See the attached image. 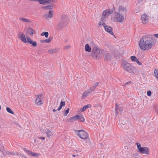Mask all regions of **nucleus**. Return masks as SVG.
<instances>
[{
  "instance_id": "f257e3e1",
  "label": "nucleus",
  "mask_w": 158,
  "mask_h": 158,
  "mask_svg": "<svg viewBox=\"0 0 158 158\" xmlns=\"http://www.w3.org/2000/svg\"><path fill=\"white\" fill-rule=\"evenodd\" d=\"M156 42V39L152 35L143 37L140 40L139 46L141 49L145 51L150 49Z\"/></svg>"
},
{
  "instance_id": "f03ea898",
  "label": "nucleus",
  "mask_w": 158,
  "mask_h": 158,
  "mask_svg": "<svg viewBox=\"0 0 158 158\" xmlns=\"http://www.w3.org/2000/svg\"><path fill=\"white\" fill-rule=\"evenodd\" d=\"M121 65L125 70L131 74H135L138 73V70L137 69L132 66L130 63L125 60L122 61Z\"/></svg>"
},
{
  "instance_id": "7ed1b4c3",
  "label": "nucleus",
  "mask_w": 158,
  "mask_h": 158,
  "mask_svg": "<svg viewBox=\"0 0 158 158\" xmlns=\"http://www.w3.org/2000/svg\"><path fill=\"white\" fill-rule=\"evenodd\" d=\"M104 50L103 49H99L97 47H94L92 50V57L96 59H100L103 54Z\"/></svg>"
},
{
  "instance_id": "20e7f679",
  "label": "nucleus",
  "mask_w": 158,
  "mask_h": 158,
  "mask_svg": "<svg viewBox=\"0 0 158 158\" xmlns=\"http://www.w3.org/2000/svg\"><path fill=\"white\" fill-rule=\"evenodd\" d=\"M126 19V17L117 12H114L111 15V20L114 22H118L122 23Z\"/></svg>"
},
{
  "instance_id": "39448f33",
  "label": "nucleus",
  "mask_w": 158,
  "mask_h": 158,
  "mask_svg": "<svg viewBox=\"0 0 158 158\" xmlns=\"http://www.w3.org/2000/svg\"><path fill=\"white\" fill-rule=\"evenodd\" d=\"M75 133L82 139H86L88 137L87 133L83 130H76Z\"/></svg>"
},
{
  "instance_id": "423d86ee",
  "label": "nucleus",
  "mask_w": 158,
  "mask_h": 158,
  "mask_svg": "<svg viewBox=\"0 0 158 158\" xmlns=\"http://www.w3.org/2000/svg\"><path fill=\"white\" fill-rule=\"evenodd\" d=\"M136 144L140 153L148 155L149 154V149L148 148L146 147H141L140 144L138 143H136Z\"/></svg>"
},
{
  "instance_id": "0eeeda50",
  "label": "nucleus",
  "mask_w": 158,
  "mask_h": 158,
  "mask_svg": "<svg viewBox=\"0 0 158 158\" xmlns=\"http://www.w3.org/2000/svg\"><path fill=\"white\" fill-rule=\"evenodd\" d=\"M79 119L81 122H84V119L83 116L81 115H75L74 116L70 118L69 120V122H72Z\"/></svg>"
},
{
  "instance_id": "6e6552de",
  "label": "nucleus",
  "mask_w": 158,
  "mask_h": 158,
  "mask_svg": "<svg viewBox=\"0 0 158 158\" xmlns=\"http://www.w3.org/2000/svg\"><path fill=\"white\" fill-rule=\"evenodd\" d=\"M127 9L126 7L123 6H119L118 9V12L117 13L119 14L122 15L126 17Z\"/></svg>"
},
{
  "instance_id": "1a4fd4ad",
  "label": "nucleus",
  "mask_w": 158,
  "mask_h": 158,
  "mask_svg": "<svg viewBox=\"0 0 158 158\" xmlns=\"http://www.w3.org/2000/svg\"><path fill=\"white\" fill-rule=\"evenodd\" d=\"M27 35H25L23 33L19 32L18 34V38L19 39L23 42L27 43V39L26 40V36Z\"/></svg>"
},
{
  "instance_id": "9d476101",
  "label": "nucleus",
  "mask_w": 158,
  "mask_h": 158,
  "mask_svg": "<svg viewBox=\"0 0 158 158\" xmlns=\"http://www.w3.org/2000/svg\"><path fill=\"white\" fill-rule=\"evenodd\" d=\"M113 12V11L111 9H106L103 11L102 17L106 19V18H107L108 16L111 15Z\"/></svg>"
},
{
  "instance_id": "9b49d317",
  "label": "nucleus",
  "mask_w": 158,
  "mask_h": 158,
  "mask_svg": "<svg viewBox=\"0 0 158 158\" xmlns=\"http://www.w3.org/2000/svg\"><path fill=\"white\" fill-rule=\"evenodd\" d=\"M42 96L43 95L42 94L35 95L36 98L35 99V102L38 105H40L43 103L42 100Z\"/></svg>"
},
{
  "instance_id": "f8f14e48",
  "label": "nucleus",
  "mask_w": 158,
  "mask_h": 158,
  "mask_svg": "<svg viewBox=\"0 0 158 158\" xmlns=\"http://www.w3.org/2000/svg\"><path fill=\"white\" fill-rule=\"evenodd\" d=\"M103 58L105 60L110 61L111 60V56L110 54L104 50L103 53Z\"/></svg>"
},
{
  "instance_id": "ddd939ff",
  "label": "nucleus",
  "mask_w": 158,
  "mask_h": 158,
  "mask_svg": "<svg viewBox=\"0 0 158 158\" xmlns=\"http://www.w3.org/2000/svg\"><path fill=\"white\" fill-rule=\"evenodd\" d=\"M104 28L106 31L108 32L111 35L114 36V33L112 31V28L110 26L106 25V24H104Z\"/></svg>"
},
{
  "instance_id": "4468645a",
  "label": "nucleus",
  "mask_w": 158,
  "mask_h": 158,
  "mask_svg": "<svg viewBox=\"0 0 158 158\" xmlns=\"http://www.w3.org/2000/svg\"><path fill=\"white\" fill-rule=\"evenodd\" d=\"M115 111L116 112L115 115L117 116L118 115L119 113H122L123 112V109L121 106H119L116 103L115 104Z\"/></svg>"
},
{
  "instance_id": "2eb2a0df",
  "label": "nucleus",
  "mask_w": 158,
  "mask_h": 158,
  "mask_svg": "<svg viewBox=\"0 0 158 158\" xmlns=\"http://www.w3.org/2000/svg\"><path fill=\"white\" fill-rule=\"evenodd\" d=\"M141 20L143 24H146L148 21V17L146 14H143L141 15Z\"/></svg>"
},
{
  "instance_id": "dca6fc26",
  "label": "nucleus",
  "mask_w": 158,
  "mask_h": 158,
  "mask_svg": "<svg viewBox=\"0 0 158 158\" xmlns=\"http://www.w3.org/2000/svg\"><path fill=\"white\" fill-rule=\"evenodd\" d=\"M26 38L27 39V43L31 44L34 47H35L37 46L36 42L35 41H33L28 35H27Z\"/></svg>"
},
{
  "instance_id": "f3484780",
  "label": "nucleus",
  "mask_w": 158,
  "mask_h": 158,
  "mask_svg": "<svg viewBox=\"0 0 158 158\" xmlns=\"http://www.w3.org/2000/svg\"><path fill=\"white\" fill-rule=\"evenodd\" d=\"M25 151L26 152L28 155L31 156H36L38 157L40 155V154L37 153H34L31 152V151L28 150L27 149L24 148V149Z\"/></svg>"
},
{
  "instance_id": "a211bd4d",
  "label": "nucleus",
  "mask_w": 158,
  "mask_h": 158,
  "mask_svg": "<svg viewBox=\"0 0 158 158\" xmlns=\"http://www.w3.org/2000/svg\"><path fill=\"white\" fill-rule=\"evenodd\" d=\"M26 30L25 34L26 35H29L31 36H32L35 31L32 28L28 27L25 29Z\"/></svg>"
},
{
  "instance_id": "6ab92c4d",
  "label": "nucleus",
  "mask_w": 158,
  "mask_h": 158,
  "mask_svg": "<svg viewBox=\"0 0 158 158\" xmlns=\"http://www.w3.org/2000/svg\"><path fill=\"white\" fill-rule=\"evenodd\" d=\"M131 59L133 61L136 62L139 65H141L142 64V63L139 62L136 57L135 56H131Z\"/></svg>"
},
{
  "instance_id": "aec40b11",
  "label": "nucleus",
  "mask_w": 158,
  "mask_h": 158,
  "mask_svg": "<svg viewBox=\"0 0 158 158\" xmlns=\"http://www.w3.org/2000/svg\"><path fill=\"white\" fill-rule=\"evenodd\" d=\"M105 18H103L102 17H101V18L100 21L98 23V25L100 27H101V26H103V27H104V24H106V23H105L104 22L106 21Z\"/></svg>"
},
{
  "instance_id": "412c9836",
  "label": "nucleus",
  "mask_w": 158,
  "mask_h": 158,
  "mask_svg": "<svg viewBox=\"0 0 158 158\" xmlns=\"http://www.w3.org/2000/svg\"><path fill=\"white\" fill-rule=\"evenodd\" d=\"M53 11L52 10H50L49 11L48 15H45V17L46 19H48L49 18H51L53 16Z\"/></svg>"
},
{
  "instance_id": "4be33fe9",
  "label": "nucleus",
  "mask_w": 158,
  "mask_h": 158,
  "mask_svg": "<svg viewBox=\"0 0 158 158\" xmlns=\"http://www.w3.org/2000/svg\"><path fill=\"white\" fill-rule=\"evenodd\" d=\"M99 83V82L96 83L93 86L90 87L89 89L90 91V92H93L95 89L96 88V87L98 86Z\"/></svg>"
},
{
  "instance_id": "5701e85b",
  "label": "nucleus",
  "mask_w": 158,
  "mask_h": 158,
  "mask_svg": "<svg viewBox=\"0 0 158 158\" xmlns=\"http://www.w3.org/2000/svg\"><path fill=\"white\" fill-rule=\"evenodd\" d=\"M58 50L57 48L51 49L48 50V52L51 54L55 53H57Z\"/></svg>"
},
{
  "instance_id": "b1692460",
  "label": "nucleus",
  "mask_w": 158,
  "mask_h": 158,
  "mask_svg": "<svg viewBox=\"0 0 158 158\" xmlns=\"http://www.w3.org/2000/svg\"><path fill=\"white\" fill-rule=\"evenodd\" d=\"M88 91H85L82 94L81 98L83 99H84L89 94L91 93V92H90V91L88 89Z\"/></svg>"
},
{
  "instance_id": "393cba45",
  "label": "nucleus",
  "mask_w": 158,
  "mask_h": 158,
  "mask_svg": "<svg viewBox=\"0 0 158 158\" xmlns=\"http://www.w3.org/2000/svg\"><path fill=\"white\" fill-rule=\"evenodd\" d=\"M19 19L21 21L23 22H25L27 23L31 22V21L30 20L27 19L25 18H24L23 17H20L19 18Z\"/></svg>"
},
{
  "instance_id": "a878e982",
  "label": "nucleus",
  "mask_w": 158,
  "mask_h": 158,
  "mask_svg": "<svg viewBox=\"0 0 158 158\" xmlns=\"http://www.w3.org/2000/svg\"><path fill=\"white\" fill-rule=\"evenodd\" d=\"M85 50L86 51L90 52L91 51V48L88 44H87L85 46Z\"/></svg>"
},
{
  "instance_id": "bb28decb",
  "label": "nucleus",
  "mask_w": 158,
  "mask_h": 158,
  "mask_svg": "<svg viewBox=\"0 0 158 158\" xmlns=\"http://www.w3.org/2000/svg\"><path fill=\"white\" fill-rule=\"evenodd\" d=\"M53 5H49L47 6H44L42 7V8L44 10H47V9H51L53 8Z\"/></svg>"
},
{
  "instance_id": "cd10ccee",
  "label": "nucleus",
  "mask_w": 158,
  "mask_h": 158,
  "mask_svg": "<svg viewBox=\"0 0 158 158\" xmlns=\"http://www.w3.org/2000/svg\"><path fill=\"white\" fill-rule=\"evenodd\" d=\"M48 0H39V3L40 4L45 5L48 4Z\"/></svg>"
},
{
  "instance_id": "c85d7f7f",
  "label": "nucleus",
  "mask_w": 158,
  "mask_h": 158,
  "mask_svg": "<svg viewBox=\"0 0 158 158\" xmlns=\"http://www.w3.org/2000/svg\"><path fill=\"white\" fill-rule=\"evenodd\" d=\"M4 155H15V154L13 152L6 151L4 153Z\"/></svg>"
},
{
  "instance_id": "c756f323",
  "label": "nucleus",
  "mask_w": 158,
  "mask_h": 158,
  "mask_svg": "<svg viewBox=\"0 0 158 158\" xmlns=\"http://www.w3.org/2000/svg\"><path fill=\"white\" fill-rule=\"evenodd\" d=\"M47 136L49 138L50 136H52L53 135V134L50 131L47 130L46 132Z\"/></svg>"
},
{
  "instance_id": "7c9ffc66",
  "label": "nucleus",
  "mask_w": 158,
  "mask_h": 158,
  "mask_svg": "<svg viewBox=\"0 0 158 158\" xmlns=\"http://www.w3.org/2000/svg\"><path fill=\"white\" fill-rule=\"evenodd\" d=\"M90 105L88 104L85 105L82 109V111H84L86 110V109L90 107Z\"/></svg>"
},
{
  "instance_id": "2f4dec72",
  "label": "nucleus",
  "mask_w": 158,
  "mask_h": 158,
  "mask_svg": "<svg viewBox=\"0 0 158 158\" xmlns=\"http://www.w3.org/2000/svg\"><path fill=\"white\" fill-rule=\"evenodd\" d=\"M6 110L8 112H9L12 114H14V112L13 111H12L11 110L9 107H7L6 108Z\"/></svg>"
},
{
  "instance_id": "473e14b6",
  "label": "nucleus",
  "mask_w": 158,
  "mask_h": 158,
  "mask_svg": "<svg viewBox=\"0 0 158 158\" xmlns=\"http://www.w3.org/2000/svg\"><path fill=\"white\" fill-rule=\"evenodd\" d=\"M154 73L155 77L157 79H158V69H155L154 70Z\"/></svg>"
},
{
  "instance_id": "72a5a7b5",
  "label": "nucleus",
  "mask_w": 158,
  "mask_h": 158,
  "mask_svg": "<svg viewBox=\"0 0 158 158\" xmlns=\"http://www.w3.org/2000/svg\"><path fill=\"white\" fill-rule=\"evenodd\" d=\"M41 35H44L46 38H47L48 36V33L47 32H43L41 33Z\"/></svg>"
},
{
  "instance_id": "f704fd0d",
  "label": "nucleus",
  "mask_w": 158,
  "mask_h": 158,
  "mask_svg": "<svg viewBox=\"0 0 158 158\" xmlns=\"http://www.w3.org/2000/svg\"><path fill=\"white\" fill-rule=\"evenodd\" d=\"M48 3H54L57 2L56 0H48Z\"/></svg>"
},
{
  "instance_id": "c9c22d12",
  "label": "nucleus",
  "mask_w": 158,
  "mask_h": 158,
  "mask_svg": "<svg viewBox=\"0 0 158 158\" xmlns=\"http://www.w3.org/2000/svg\"><path fill=\"white\" fill-rule=\"evenodd\" d=\"M52 40V38L51 37H49L48 39L45 40L44 41L45 43H50Z\"/></svg>"
},
{
  "instance_id": "e433bc0d",
  "label": "nucleus",
  "mask_w": 158,
  "mask_h": 158,
  "mask_svg": "<svg viewBox=\"0 0 158 158\" xmlns=\"http://www.w3.org/2000/svg\"><path fill=\"white\" fill-rule=\"evenodd\" d=\"M69 108H68L66 110L64 115V116H66L67 115V114L69 113Z\"/></svg>"
},
{
  "instance_id": "4c0bfd02",
  "label": "nucleus",
  "mask_w": 158,
  "mask_h": 158,
  "mask_svg": "<svg viewBox=\"0 0 158 158\" xmlns=\"http://www.w3.org/2000/svg\"><path fill=\"white\" fill-rule=\"evenodd\" d=\"M65 102H64V101H61L60 103V105L62 107L63 106H64L65 105Z\"/></svg>"
},
{
  "instance_id": "58836bf2",
  "label": "nucleus",
  "mask_w": 158,
  "mask_h": 158,
  "mask_svg": "<svg viewBox=\"0 0 158 158\" xmlns=\"http://www.w3.org/2000/svg\"><path fill=\"white\" fill-rule=\"evenodd\" d=\"M147 95L148 96H150L151 95V92L150 90L148 91L147 92Z\"/></svg>"
},
{
  "instance_id": "ea45409f",
  "label": "nucleus",
  "mask_w": 158,
  "mask_h": 158,
  "mask_svg": "<svg viewBox=\"0 0 158 158\" xmlns=\"http://www.w3.org/2000/svg\"><path fill=\"white\" fill-rule=\"evenodd\" d=\"M62 22H60L58 25V26L60 27L63 28L65 26L64 25H62Z\"/></svg>"
},
{
  "instance_id": "a19ab883",
  "label": "nucleus",
  "mask_w": 158,
  "mask_h": 158,
  "mask_svg": "<svg viewBox=\"0 0 158 158\" xmlns=\"http://www.w3.org/2000/svg\"><path fill=\"white\" fill-rule=\"evenodd\" d=\"M70 45L66 46L64 47V49H69L70 48Z\"/></svg>"
},
{
  "instance_id": "79ce46f5",
  "label": "nucleus",
  "mask_w": 158,
  "mask_h": 158,
  "mask_svg": "<svg viewBox=\"0 0 158 158\" xmlns=\"http://www.w3.org/2000/svg\"><path fill=\"white\" fill-rule=\"evenodd\" d=\"M62 107L60 105V106L58 108L57 110H61V109Z\"/></svg>"
},
{
  "instance_id": "37998d69",
  "label": "nucleus",
  "mask_w": 158,
  "mask_h": 158,
  "mask_svg": "<svg viewBox=\"0 0 158 158\" xmlns=\"http://www.w3.org/2000/svg\"><path fill=\"white\" fill-rule=\"evenodd\" d=\"M154 35L156 37L158 38V34H154Z\"/></svg>"
},
{
  "instance_id": "c03bdc74",
  "label": "nucleus",
  "mask_w": 158,
  "mask_h": 158,
  "mask_svg": "<svg viewBox=\"0 0 158 158\" xmlns=\"http://www.w3.org/2000/svg\"><path fill=\"white\" fill-rule=\"evenodd\" d=\"M39 138L42 140H44L45 139V138L44 137H40Z\"/></svg>"
},
{
  "instance_id": "a18cd8bd",
  "label": "nucleus",
  "mask_w": 158,
  "mask_h": 158,
  "mask_svg": "<svg viewBox=\"0 0 158 158\" xmlns=\"http://www.w3.org/2000/svg\"><path fill=\"white\" fill-rule=\"evenodd\" d=\"M45 41V40H41L40 41V42L41 43H44L45 42L44 41Z\"/></svg>"
},
{
  "instance_id": "49530a36",
  "label": "nucleus",
  "mask_w": 158,
  "mask_h": 158,
  "mask_svg": "<svg viewBox=\"0 0 158 158\" xmlns=\"http://www.w3.org/2000/svg\"><path fill=\"white\" fill-rule=\"evenodd\" d=\"M78 156V154H77L76 155H72V156L73 157H74L76 156Z\"/></svg>"
},
{
  "instance_id": "de8ad7c7",
  "label": "nucleus",
  "mask_w": 158,
  "mask_h": 158,
  "mask_svg": "<svg viewBox=\"0 0 158 158\" xmlns=\"http://www.w3.org/2000/svg\"><path fill=\"white\" fill-rule=\"evenodd\" d=\"M56 111V110L55 109H53V111H54V112H55Z\"/></svg>"
},
{
  "instance_id": "09e8293b",
  "label": "nucleus",
  "mask_w": 158,
  "mask_h": 158,
  "mask_svg": "<svg viewBox=\"0 0 158 158\" xmlns=\"http://www.w3.org/2000/svg\"><path fill=\"white\" fill-rule=\"evenodd\" d=\"M34 1L39 2V0H34Z\"/></svg>"
},
{
  "instance_id": "8fccbe9b",
  "label": "nucleus",
  "mask_w": 158,
  "mask_h": 158,
  "mask_svg": "<svg viewBox=\"0 0 158 158\" xmlns=\"http://www.w3.org/2000/svg\"><path fill=\"white\" fill-rule=\"evenodd\" d=\"M24 158H27L26 157H24Z\"/></svg>"
}]
</instances>
